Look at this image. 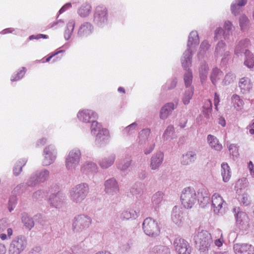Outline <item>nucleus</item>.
Segmentation results:
<instances>
[{"label": "nucleus", "mask_w": 254, "mask_h": 254, "mask_svg": "<svg viewBox=\"0 0 254 254\" xmlns=\"http://www.w3.org/2000/svg\"><path fill=\"white\" fill-rule=\"evenodd\" d=\"M235 79V75L231 72H228L225 75L223 80H222V83L224 85H227L233 83Z\"/></svg>", "instance_id": "obj_55"}, {"label": "nucleus", "mask_w": 254, "mask_h": 254, "mask_svg": "<svg viewBox=\"0 0 254 254\" xmlns=\"http://www.w3.org/2000/svg\"><path fill=\"white\" fill-rule=\"evenodd\" d=\"M21 219L22 223L26 229L31 230L34 227V222L33 219L30 217L27 213H22Z\"/></svg>", "instance_id": "obj_37"}, {"label": "nucleus", "mask_w": 254, "mask_h": 254, "mask_svg": "<svg viewBox=\"0 0 254 254\" xmlns=\"http://www.w3.org/2000/svg\"><path fill=\"white\" fill-rule=\"evenodd\" d=\"M92 25L88 22L83 23L80 27L78 34L80 36H87L93 31Z\"/></svg>", "instance_id": "obj_35"}, {"label": "nucleus", "mask_w": 254, "mask_h": 254, "mask_svg": "<svg viewBox=\"0 0 254 254\" xmlns=\"http://www.w3.org/2000/svg\"><path fill=\"white\" fill-rule=\"evenodd\" d=\"M249 45L250 41L248 39L240 41L235 48V54L238 56L245 51L246 59L244 62V64L248 67L252 68L254 66V57L250 51L245 49L248 48Z\"/></svg>", "instance_id": "obj_5"}, {"label": "nucleus", "mask_w": 254, "mask_h": 254, "mask_svg": "<svg viewBox=\"0 0 254 254\" xmlns=\"http://www.w3.org/2000/svg\"><path fill=\"white\" fill-rule=\"evenodd\" d=\"M231 103L235 109L239 110L243 107L244 102L240 97L237 95L234 94L231 97Z\"/></svg>", "instance_id": "obj_41"}, {"label": "nucleus", "mask_w": 254, "mask_h": 254, "mask_svg": "<svg viewBox=\"0 0 254 254\" xmlns=\"http://www.w3.org/2000/svg\"><path fill=\"white\" fill-rule=\"evenodd\" d=\"M140 212L138 210L130 209L124 210L121 214V218L124 220L135 219L139 215Z\"/></svg>", "instance_id": "obj_29"}, {"label": "nucleus", "mask_w": 254, "mask_h": 254, "mask_svg": "<svg viewBox=\"0 0 254 254\" xmlns=\"http://www.w3.org/2000/svg\"><path fill=\"white\" fill-rule=\"evenodd\" d=\"M26 71V68L24 67L22 68L16 74L13 75L11 78V81H15L20 79L24 75Z\"/></svg>", "instance_id": "obj_61"}, {"label": "nucleus", "mask_w": 254, "mask_h": 254, "mask_svg": "<svg viewBox=\"0 0 254 254\" xmlns=\"http://www.w3.org/2000/svg\"><path fill=\"white\" fill-rule=\"evenodd\" d=\"M247 0H235L231 5V11L233 13L236 15L239 12V6L245 5Z\"/></svg>", "instance_id": "obj_42"}, {"label": "nucleus", "mask_w": 254, "mask_h": 254, "mask_svg": "<svg viewBox=\"0 0 254 254\" xmlns=\"http://www.w3.org/2000/svg\"><path fill=\"white\" fill-rule=\"evenodd\" d=\"M142 228L144 232L149 236L155 237L160 234L158 222L151 218H147L144 220Z\"/></svg>", "instance_id": "obj_9"}, {"label": "nucleus", "mask_w": 254, "mask_h": 254, "mask_svg": "<svg viewBox=\"0 0 254 254\" xmlns=\"http://www.w3.org/2000/svg\"><path fill=\"white\" fill-rule=\"evenodd\" d=\"M84 245L82 243H80L77 246L75 247L73 250V253L74 254H85L86 249L84 248Z\"/></svg>", "instance_id": "obj_58"}, {"label": "nucleus", "mask_w": 254, "mask_h": 254, "mask_svg": "<svg viewBox=\"0 0 254 254\" xmlns=\"http://www.w3.org/2000/svg\"><path fill=\"white\" fill-rule=\"evenodd\" d=\"M196 159V151L194 150H190L183 155L181 163L184 165H189L194 163Z\"/></svg>", "instance_id": "obj_23"}, {"label": "nucleus", "mask_w": 254, "mask_h": 254, "mask_svg": "<svg viewBox=\"0 0 254 254\" xmlns=\"http://www.w3.org/2000/svg\"><path fill=\"white\" fill-rule=\"evenodd\" d=\"M203 112L206 118H209L212 111V103L209 100L205 101L203 106Z\"/></svg>", "instance_id": "obj_52"}, {"label": "nucleus", "mask_w": 254, "mask_h": 254, "mask_svg": "<svg viewBox=\"0 0 254 254\" xmlns=\"http://www.w3.org/2000/svg\"><path fill=\"white\" fill-rule=\"evenodd\" d=\"M208 69V65L206 63H202L199 67V76L202 83L205 81L207 78Z\"/></svg>", "instance_id": "obj_45"}, {"label": "nucleus", "mask_w": 254, "mask_h": 254, "mask_svg": "<svg viewBox=\"0 0 254 254\" xmlns=\"http://www.w3.org/2000/svg\"><path fill=\"white\" fill-rule=\"evenodd\" d=\"M197 198L196 190L193 188H186L182 191L181 201L185 208H191L196 203Z\"/></svg>", "instance_id": "obj_4"}, {"label": "nucleus", "mask_w": 254, "mask_h": 254, "mask_svg": "<svg viewBox=\"0 0 254 254\" xmlns=\"http://www.w3.org/2000/svg\"><path fill=\"white\" fill-rule=\"evenodd\" d=\"M57 152L54 146L50 145L46 146L43 151L42 165L48 166L53 164L56 159Z\"/></svg>", "instance_id": "obj_11"}, {"label": "nucleus", "mask_w": 254, "mask_h": 254, "mask_svg": "<svg viewBox=\"0 0 254 254\" xmlns=\"http://www.w3.org/2000/svg\"><path fill=\"white\" fill-rule=\"evenodd\" d=\"M75 26V21L74 20L71 19L70 20L66 25V29L64 32V38L66 40H68L73 31L74 28Z\"/></svg>", "instance_id": "obj_43"}, {"label": "nucleus", "mask_w": 254, "mask_h": 254, "mask_svg": "<svg viewBox=\"0 0 254 254\" xmlns=\"http://www.w3.org/2000/svg\"><path fill=\"white\" fill-rule=\"evenodd\" d=\"M163 200V193L157 192L154 194L151 198V204L154 209L158 208L162 204Z\"/></svg>", "instance_id": "obj_36"}, {"label": "nucleus", "mask_w": 254, "mask_h": 254, "mask_svg": "<svg viewBox=\"0 0 254 254\" xmlns=\"http://www.w3.org/2000/svg\"><path fill=\"white\" fill-rule=\"evenodd\" d=\"M13 234L12 228L8 227V224L5 220H0V238L4 241L10 239Z\"/></svg>", "instance_id": "obj_18"}, {"label": "nucleus", "mask_w": 254, "mask_h": 254, "mask_svg": "<svg viewBox=\"0 0 254 254\" xmlns=\"http://www.w3.org/2000/svg\"><path fill=\"white\" fill-rule=\"evenodd\" d=\"M192 74L190 70H188L184 75V81L186 87H191Z\"/></svg>", "instance_id": "obj_56"}, {"label": "nucleus", "mask_w": 254, "mask_h": 254, "mask_svg": "<svg viewBox=\"0 0 254 254\" xmlns=\"http://www.w3.org/2000/svg\"><path fill=\"white\" fill-rule=\"evenodd\" d=\"M154 254H170V251L168 247L163 246H159L153 249Z\"/></svg>", "instance_id": "obj_50"}, {"label": "nucleus", "mask_w": 254, "mask_h": 254, "mask_svg": "<svg viewBox=\"0 0 254 254\" xmlns=\"http://www.w3.org/2000/svg\"><path fill=\"white\" fill-rule=\"evenodd\" d=\"M239 25L243 31L248 29L250 25V21L248 17L245 15H242L239 18Z\"/></svg>", "instance_id": "obj_46"}, {"label": "nucleus", "mask_w": 254, "mask_h": 254, "mask_svg": "<svg viewBox=\"0 0 254 254\" xmlns=\"http://www.w3.org/2000/svg\"><path fill=\"white\" fill-rule=\"evenodd\" d=\"M27 242L26 238L20 236L14 238L8 247V254H21L26 249Z\"/></svg>", "instance_id": "obj_8"}, {"label": "nucleus", "mask_w": 254, "mask_h": 254, "mask_svg": "<svg viewBox=\"0 0 254 254\" xmlns=\"http://www.w3.org/2000/svg\"><path fill=\"white\" fill-rule=\"evenodd\" d=\"M97 169V165L95 163L90 161L85 162L82 167V170L85 173L95 172Z\"/></svg>", "instance_id": "obj_40"}, {"label": "nucleus", "mask_w": 254, "mask_h": 254, "mask_svg": "<svg viewBox=\"0 0 254 254\" xmlns=\"http://www.w3.org/2000/svg\"><path fill=\"white\" fill-rule=\"evenodd\" d=\"M173 246L177 254H190L191 248L189 243L185 240L177 238L173 242Z\"/></svg>", "instance_id": "obj_12"}, {"label": "nucleus", "mask_w": 254, "mask_h": 254, "mask_svg": "<svg viewBox=\"0 0 254 254\" xmlns=\"http://www.w3.org/2000/svg\"><path fill=\"white\" fill-rule=\"evenodd\" d=\"M232 27V24L229 21H226L224 24V31L220 28H217L214 32V39L217 40L220 38V36L222 33L223 34L224 38L226 40L228 38L230 35V31Z\"/></svg>", "instance_id": "obj_22"}, {"label": "nucleus", "mask_w": 254, "mask_h": 254, "mask_svg": "<svg viewBox=\"0 0 254 254\" xmlns=\"http://www.w3.org/2000/svg\"><path fill=\"white\" fill-rule=\"evenodd\" d=\"M187 88V89L185 91L182 98V101L185 105L188 104L190 103V100L193 94V87H188Z\"/></svg>", "instance_id": "obj_44"}, {"label": "nucleus", "mask_w": 254, "mask_h": 254, "mask_svg": "<svg viewBox=\"0 0 254 254\" xmlns=\"http://www.w3.org/2000/svg\"><path fill=\"white\" fill-rule=\"evenodd\" d=\"M91 132L93 134H95L97 132H99L103 129L101 126L95 121H91Z\"/></svg>", "instance_id": "obj_57"}, {"label": "nucleus", "mask_w": 254, "mask_h": 254, "mask_svg": "<svg viewBox=\"0 0 254 254\" xmlns=\"http://www.w3.org/2000/svg\"><path fill=\"white\" fill-rule=\"evenodd\" d=\"M198 195L197 200H198L199 202L201 207L204 208L209 205L210 203V198L208 194L205 190H199L198 192Z\"/></svg>", "instance_id": "obj_27"}, {"label": "nucleus", "mask_w": 254, "mask_h": 254, "mask_svg": "<svg viewBox=\"0 0 254 254\" xmlns=\"http://www.w3.org/2000/svg\"><path fill=\"white\" fill-rule=\"evenodd\" d=\"M104 190L105 194L111 198L117 197L120 190L119 185L116 179L110 178L105 181Z\"/></svg>", "instance_id": "obj_10"}, {"label": "nucleus", "mask_w": 254, "mask_h": 254, "mask_svg": "<svg viewBox=\"0 0 254 254\" xmlns=\"http://www.w3.org/2000/svg\"><path fill=\"white\" fill-rule=\"evenodd\" d=\"M177 84V81L176 79H173L171 81H169L166 83V86H167L168 89H171L174 88Z\"/></svg>", "instance_id": "obj_64"}, {"label": "nucleus", "mask_w": 254, "mask_h": 254, "mask_svg": "<svg viewBox=\"0 0 254 254\" xmlns=\"http://www.w3.org/2000/svg\"><path fill=\"white\" fill-rule=\"evenodd\" d=\"M249 185V181L246 178H242L238 180L236 183L235 189L238 194H240L244 192Z\"/></svg>", "instance_id": "obj_31"}, {"label": "nucleus", "mask_w": 254, "mask_h": 254, "mask_svg": "<svg viewBox=\"0 0 254 254\" xmlns=\"http://www.w3.org/2000/svg\"><path fill=\"white\" fill-rule=\"evenodd\" d=\"M81 158V152L78 148L71 149L65 158V167L68 170L73 171L79 165Z\"/></svg>", "instance_id": "obj_7"}, {"label": "nucleus", "mask_w": 254, "mask_h": 254, "mask_svg": "<svg viewBox=\"0 0 254 254\" xmlns=\"http://www.w3.org/2000/svg\"><path fill=\"white\" fill-rule=\"evenodd\" d=\"M233 212L235 213L237 224L242 227H246L249 225V218L245 212L241 211L239 207L233 208Z\"/></svg>", "instance_id": "obj_17"}, {"label": "nucleus", "mask_w": 254, "mask_h": 254, "mask_svg": "<svg viewBox=\"0 0 254 254\" xmlns=\"http://www.w3.org/2000/svg\"><path fill=\"white\" fill-rule=\"evenodd\" d=\"M226 204L225 200L220 194L215 193L212 195V210L215 214H222Z\"/></svg>", "instance_id": "obj_13"}, {"label": "nucleus", "mask_w": 254, "mask_h": 254, "mask_svg": "<svg viewBox=\"0 0 254 254\" xmlns=\"http://www.w3.org/2000/svg\"><path fill=\"white\" fill-rule=\"evenodd\" d=\"M194 241L200 253L206 254L212 243L211 234L206 230H198L194 236Z\"/></svg>", "instance_id": "obj_2"}, {"label": "nucleus", "mask_w": 254, "mask_h": 254, "mask_svg": "<svg viewBox=\"0 0 254 254\" xmlns=\"http://www.w3.org/2000/svg\"><path fill=\"white\" fill-rule=\"evenodd\" d=\"M235 254H254V247L248 244H236L234 245Z\"/></svg>", "instance_id": "obj_20"}, {"label": "nucleus", "mask_w": 254, "mask_h": 254, "mask_svg": "<svg viewBox=\"0 0 254 254\" xmlns=\"http://www.w3.org/2000/svg\"><path fill=\"white\" fill-rule=\"evenodd\" d=\"M77 117L80 121L87 123L92 121V119H97L98 115L93 111L87 109L79 111L77 114Z\"/></svg>", "instance_id": "obj_16"}, {"label": "nucleus", "mask_w": 254, "mask_h": 254, "mask_svg": "<svg viewBox=\"0 0 254 254\" xmlns=\"http://www.w3.org/2000/svg\"><path fill=\"white\" fill-rule=\"evenodd\" d=\"M137 125L136 123L128 125L123 129L124 134L128 135L134 133L137 130Z\"/></svg>", "instance_id": "obj_49"}, {"label": "nucleus", "mask_w": 254, "mask_h": 254, "mask_svg": "<svg viewBox=\"0 0 254 254\" xmlns=\"http://www.w3.org/2000/svg\"><path fill=\"white\" fill-rule=\"evenodd\" d=\"M223 76V73L222 71L217 68H214L210 74V80L212 83L216 85L220 82V80Z\"/></svg>", "instance_id": "obj_34"}, {"label": "nucleus", "mask_w": 254, "mask_h": 254, "mask_svg": "<svg viewBox=\"0 0 254 254\" xmlns=\"http://www.w3.org/2000/svg\"><path fill=\"white\" fill-rule=\"evenodd\" d=\"M228 147L230 154H231L233 157H237L238 156V148L236 145L234 144H231Z\"/></svg>", "instance_id": "obj_63"}, {"label": "nucleus", "mask_w": 254, "mask_h": 254, "mask_svg": "<svg viewBox=\"0 0 254 254\" xmlns=\"http://www.w3.org/2000/svg\"><path fill=\"white\" fill-rule=\"evenodd\" d=\"M221 175L224 182H228L231 177L232 172L230 166L227 163L223 162L221 165Z\"/></svg>", "instance_id": "obj_30"}, {"label": "nucleus", "mask_w": 254, "mask_h": 254, "mask_svg": "<svg viewBox=\"0 0 254 254\" xmlns=\"http://www.w3.org/2000/svg\"><path fill=\"white\" fill-rule=\"evenodd\" d=\"M115 159V155L112 154L101 159L99 161L98 163L101 168L106 169L111 167L114 164Z\"/></svg>", "instance_id": "obj_28"}, {"label": "nucleus", "mask_w": 254, "mask_h": 254, "mask_svg": "<svg viewBox=\"0 0 254 254\" xmlns=\"http://www.w3.org/2000/svg\"><path fill=\"white\" fill-rule=\"evenodd\" d=\"M65 200V196L61 193L52 194L49 198V203L52 207L60 208L62 207Z\"/></svg>", "instance_id": "obj_21"}, {"label": "nucleus", "mask_w": 254, "mask_h": 254, "mask_svg": "<svg viewBox=\"0 0 254 254\" xmlns=\"http://www.w3.org/2000/svg\"><path fill=\"white\" fill-rule=\"evenodd\" d=\"M171 220L173 223L179 227H181L185 223V218L183 211L178 206H174L171 214Z\"/></svg>", "instance_id": "obj_15"}, {"label": "nucleus", "mask_w": 254, "mask_h": 254, "mask_svg": "<svg viewBox=\"0 0 254 254\" xmlns=\"http://www.w3.org/2000/svg\"><path fill=\"white\" fill-rule=\"evenodd\" d=\"M91 6L89 4H84L78 9V13L81 17L88 16L91 12Z\"/></svg>", "instance_id": "obj_47"}, {"label": "nucleus", "mask_w": 254, "mask_h": 254, "mask_svg": "<svg viewBox=\"0 0 254 254\" xmlns=\"http://www.w3.org/2000/svg\"><path fill=\"white\" fill-rule=\"evenodd\" d=\"M91 218L87 215L80 214L76 216L73 219L72 228L76 233L83 232L91 224Z\"/></svg>", "instance_id": "obj_6"}, {"label": "nucleus", "mask_w": 254, "mask_h": 254, "mask_svg": "<svg viewBox=\"0 0 254 254\" xmlns=\"http://www.w3.org/2000/svg\"><path fill=\"white\" fill-rule=\"evenodd\" d=\"M109 138V131L105 128L102 129L101 130L97 133L95 139L96 144L98 146L104 145L108 142Z\"/></svg>", "instance_id": "obj_25"}, {"label": "nucleus", "mask_w": 254, "mask_h": 254, "mask_svg": "<svg viewBox=\"0 0 254 254\" xmlns=\"http://www.w3.org/2000/svg\"><path fill=\"white\" fill-rule=\"evenodd\" d=\"M176 108L173 103H168L164 105L160 111V118L162 120L166 119L172 113V112Z\"/></svg>", "instance_id": "obj_26"}, {"label": "nucleus", "mask_w": 254, "mask_h": 254, "mask_svg": "<svg viewBox=\"0 0 254 254\" xmlns=\"http://www.w3.org/2000/svg\"><path fill=\"white\" fill-rule=\"evenodd\" d=\"M238 199L239 201L241 203H243V205L248 206L251 203V197L247 192H244V193L238 194Z\"/></svg>", "instance_id": "obj_48"}, {"label": "nucleus", "mask_w": 254, "mask_h": 254, "mask_svg": "<svg viewBox=\"0 0 254 254\" xmlns=\"http://www.w3.org/2000/svg\"><path fill=\"white\" fill-rule=\"evenodd\" d=\"M215 233H217L218 236H219L220 237L217 239L215 240L214 244L216 246L220 247L222 246L223 243L224 242L222 233V231L219 229L215 231Z\"/></svg>", "instance_id": "obj_62"}, {"label": "nucleus", "mask_w": 254, "mask_h": 254, "mask_svg": "<svg viewBox=\"0 0 254 254\" xmlns=\"http://www.w3.org/2000/svg\"><path fill=\"white\" fill-rule=\"evenodd\" d=\"M199 37L195 31H191L189 36L188 48L184 53L181 63L184 68L186 69L191 64L192 50L199 43Z\"/></svg>", "instance_id": "obj_1"}, {"label": "nucleus", "mask_w": 254, "mask_h": 254, "mask_svg": "<svg viewBox=\"0 0 254 254\" xmlns=\"http://www.w3.org/2000/svg\"><path fill=\"white\" fill-rule=\"evenodd\" d=\"M17 202V197L16 195H11L8 200L7 208L9 212H11L15 208Z\"/></svg>", "instance_id": "obj_51"}, {"label": "nucleus", "mask_w": 254, "mask_h": 254, "mask_svg": "<svg viewBox=\"0 0 254 254\" xmlns=\"http://www.w3.org/2000/svg\"><path fill=\"white\" fill-rule=\"evenodd\" d=\"M38 182L40 183L45 182L49 177L50 172L46 169L38 170L35 173Z\"/></svg>", "instance_id": "obj_39"}, {"label": "nucleus", "mask_w": 254, "mask_h": 254, "mask_svg": "<svg viewBox=\"0 0 254 254\" xmlns=\"http://www.w3.org/2000/svg\"><path fill=\"white\" fill-rule=\"evenodd\" d=\"M209 48L210 45L208 42L207 41H203L200 45V51L198 54V57H199L201 55H203Z\"/></svg>", "instance_id": "obj_59"}, {"label": "nucleus", "mask_w": 254, "mask_h": 254, "mask_svg": "<svg viewBox=\"0 0 254 254\" xmlns=\"http://www.w3.org/2000/svg\"><path fill=\"white\" fill-rule=\"evenodd\" d=\"M229 55V51L228 50L226 45L222 41L219 42L216 47L214 52V56L217 58H221L222 60L225 59Z\"/></svg>", "instance_id": "obj_19"}, {"label": "nucleus", "mask_w": 254, "mask_h": 254, "mask_svg": "<svg viewBox=\"0 0 254 254\" xmlns=\"http://www.w3.org/2000/svg\"><path fill=\"white\" fill-rule=\"evenodd\" d=\"M164 160V154L161 152H158L154 154L150 160V167L151 170H158L161 166Z\"/></svg>", "instance_id": "obj_24"}, {"label": "nucleus", "mask_w": 254, "mask_h": 254, "mask_svg": "<svg viewBox=\"0 0 254 254\" xmlns=\"http://www.w3.org/2000/svg\"><path fill=\"white\" fill-rule=\"evenodd\" d=\"M89 190L88 185L86 183H81L75 186L70 190V199L73 203L80 204L86 197Z\"/></svg>", "instance_id": "obj_3"}, {"label": "nucleus", "mask_w": 254, "mask_h": 254, "mask_svg": "<svg viewBox=\"0 0 254 254\" xmlns=\"http://www.w3.org/2000/svg\"><path fill=\"white\" fill-rule=\"evenodd\" d=\"M26 184L28 186L34 187L40 184V183L38 182L37 178L34 173L28 179Z\"/></svg>", "instance_id": "obj_60"}, {"label": "nucleus", "mask_w": 254, "mask_h": 254, "mask_svg": "<svg viewBox=\"0 0 254 254\" xmlns=\"http://www.w3.org/2000/svg\"><path fill=\"white\" fill-rule=\"evenodd\" d=\"M131 162L130 158L121 161L118 165V168L121 171H126L129 167Z\"/></svg>", "instance_id": "obj_53"}, {"label": "nucleus", "mask_w": 254, "mask_h": 254, "mask_svg": "<svg viewBox=\"0 0 254 254\" xmlns=\"http://www.w3.org/2000/svg\"><path fill=\"white\" fill-rule=\"evenodd\" d=\"M107 10L102 5L98 6L94 14V20L99 26H102L107 22Z\"/></svg>", "instance_id": "obj_14"}, {"label": "nucleus", "mask_w": 254, "mask_h": 254, "mask_svg": "<svg viewBox=\"0 0 254 254\" xmlns=\"http://www.w3.org/2000/svg\"><path fill=\"white\" fill-rule=\"evenodd\" d=\"M207 140L209 145L211 148L219 151L222 150V145L216 136L209 134L207 135Z\"/></svg>", "instance_id": "obj_32"}, {"label": "nucleus", "mask_w": 254, "mask_h": 254, "mask_svg": "<svg viewBox=\"0 0 254 254\" xmlns=\"http://www.w3.org/2000/svg\"><path fill=\"white\" fill-rule=\"evenodd\" d=\"M26 162V160L22 159L16 163L13 168V173L15 176H17L20 174L22 170V167L25 165Z\"/></svg>", "instance_id": "obj_54"}, {"label": "nucleus", "mask_w": 254, "mask_h": 254, "mask_svg": "<svg viewBox=\"0 0 254 254\" xmlns=\"http://www.w3.org/2000/svg\"><path fill=\"white\" fill-rule=\"evenodd\" d=\"M176 137L175 133V129L173 126H169L165 129L162 138L164 140H170Z\"/></svg>", "instance_id": "obj_38"}, {"label": "nucleus", "mask_w": 254, "mask_h": 254, "mask_svg": "<svg viewBox=\"0 0 254 254\" xmlns=\"http://www.w3.org/2000/svg\"><path fill=\"white\" fill-rule=\"evenodd\" d=\"M239 87L241 92L245 93L249 92L252 88L253 84L251 80L247 77H243L240 79L239 83Z\"/></svg>", "instance_id": "obj_33"}]
</instances>
